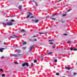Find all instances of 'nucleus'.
I'll return each instance as SVG.
<instances>
[{
	"label": "nucleus",
	"instance_id": "obj_1",
	"mask_svg": "<svg viewBox=\"0 0 77 77\" xmlns=\"http://www.w3.org/2000/svg\"><path fill=\"white\" fill-rule=\"evenodd\" d=\"M1 24H3V25H7V26H12L13 25V23L11 22H7L6 23H3V22H1Z\"/></svg>",
	"mask_w": 77,
	"mask_h": 77
},
{
	"label": "nucleus",
	"instance_id": "obj_2",
	"mask_svg": "<svg viewBox=\"0 0 77 77\" xmlns=\"http://www.w3.org/2000/svg\"><path fill=\"white\" fill-rule=\"evenodd\" d=\"M22 66H26L27 67L29 66V63L27 62H25L24 63H23L22 65Z\"/></svg>",
	"mask_w": 77,
	"mask_h": 77
},
{
	"label": "nucleus",
	"instance_id": "obj_3",
	"mask_svg": "<svg viewBox=\"0 0 77 77\" xmlns=\"http://www.w3.org/2000/svg\"><path fill=\"white\" fill-rule=\"evenodd\" d=\"M13 56H14L15 57H20V56H21V55L20 54H18L17 55V54H13Z\"/></svg>",
	"mask_w": 77,
	"mask_h": 77
},
{
	"label": "nucleus",
	"instance_id": "obj_4",
	"mask_svg": "<svg viewBox=\"0 0 77 77\" xmlns=\"http://www.w3.org/2000/svg\"><path fill=\"white\" fill-rule=\"evenodd\" d=\"M31 21H34V23H37L39 22V20L38 19L35 20H34L33 19H32Z\"/></svg>",
	"mask_w": 77,
	"mask_h": 77
},
{
	"label": "nucleus",
	"instance_id": "obj_5",
	"mask_svg": "<svg viewBox=\"0 0 77 77\" xmlns=\"http://www.w3.org/2000/svg\"><path fill=\"white\" fill-rule=\"evenodd\" d=\"M35 45H33L31 46H30L29 48V51H32V50L33 48L34 47H35Z\"/></svg>",
	"mask_w": 77,
	"mask_h": 77
},
{
	"label": "nucleus",
	"instance_id": "obj_6",
	"mask_svg": "<svg viewBox=\"0 0 77 77\" xmlns=\"http://www.w3.org/2000/svg\"><path fill=\"white\" fill-rule=\"evenodd\" d=\"M20 32H26V30H24V29H20Z\"/></svg>",
	"mask_w": 77,
	"mask_h": 77
},
{
	"label": "nucleus",
	"instance_id": "obj_7",
	"mask_svg": "<svg viewBox=\"0 0 77 77\" xmlns=\"http://www.w3.org/2000/svg\"><path fill=\"white\" fill-rule=\"evenodd\" d=\"M27 14H28V15H33V14H32V13H31V12H27Z\"/></svg>",
	"mask_w": 77,
	"mask_h": 77
},
{
	"label": "nucleus",
	"instance_id": "obj_8",
	"mask_svg": "<svg viewBox=\"0 0 77 77\" xmlns=\"http://www.w3.org/2000/svg\"><path fill=\"white\" fill-rule=\"evenodd\" d=\"M22 8V6H19V9L20 10V11H21L22 10V9H21Z\"/></svg>",
	"mask_w": 77,
	"mask_h": 77
},
{
	"label": "nucleus",
	"instance_id": "obj_9",
	"mask_svg": "<svg viewBox=\"0 0 77 77\" xmlns=\"http://www.w3.org/2000/svg\"><path fill=\"white\" fill-rule=\"evenodd\" d=\"M5 48H0V52H3L2 50H5Z\"/></svg>",
	"mask_w": 77,
	"mask_h": 77
},
{
	"label": "nucleus",
	"instance_id": "obj_10",
	"mask_svg": "<svg viewBox=\"0 0 77 77\" xmlns=\"http://www.w3.org/2000/svg\"><path fill=\"white\" fill-rule=\"evenodd\" d=\"M23 45H25L27 44V42H22Z\"/></svg>",
	"mask_w": 77,
	"mask_h": 77
},
{
	"label": "nucleus",
	"instance_id": "obj_11",
	"mask_svg": "<svg viewBox=\"0 0 77 77\" xmlns=\"http://www.w3.org/2000/svg\"><path fill=\"white\" fill-rule=\"evenodd\" d=\"M38 33L39 34H45L46 33H48V32H47L46 33L39 32Z\"/></svg>",
	"mask_w": 77,
	"mask_h": 77
},
{
	"label": "nucleus",
	"instance_id": "obj_12",
	"mask_svg": "<svg viewBox=\"0 0 77 77\" xmlns=\"http://www.w3.org/2000/svg\"><path fill=\"white\" fill-rule=\"evenodd\" d=\"M60 52L61 53H63V49H61L60 51Z\"/></svg>",
	"mask_w": 77,
	"mask_h": 77
},
{
	"label": "nucleus",
	"instance_id": "obj_13",
	"mask_svg": "<svg viewBox=\"0 0 77 77\" xmlns=\"http://www.w3.org/2000/svg\"><path fill=\"white\" fill-rule=\"evenodd\" d=\"M37 39H38V38H34L33 40V41L36 42L37 41Z\"/></svg>",
	"mask_w": 77,
	"mask_h": 77
},
{
	"label": "nucleus",
	"instance_id": "obj_14",
	"mask_svg": "<svg viewBox=\"0 0 77 77\" xmlns=\"http://www.w3.org/2000/svg\"><path fill=\"white\" fill-rule=\"evenodd\" d=\"M58 14H52V16H53L52 17H55L56 16H55V15H57V14H58Z\"/></svg>",
	"mask_w": 77,
	"mask_h": 77
},
{
	"label": "nucleus",
	"instance_id": "obj_15",
	"mask_svg": "<svg viewBox=\"0 0 77 77\" xmlns=\"http://www.w3.org/2000/svg\"><path fill=\"white\" fill-rule=\"evenodd\" d=\"M17 52L18 53H21V50H17Z\"/></svg>",
	"mask_w": 77,
	"mask_h": 77
},
{
	"label": "nucleus",
	"instance_id": "obj_16",
	"mask_svg": "<svg viewBox=\"0 0 77 77\" xmlns=\"http://www.w3.org/2000/svg\"><path fill=\"white\" fill-rule=\"evenodd\" d=\"M33 2H34L35 4V6H38V4H37V3H36V2H35L34 1H33Z\"/></svg>",
	"mask_w": 77,
	"mask_h": 77
},
{
	"label": "nucleus",
	"instance_id": "obj_17",
	"mask_svg": "<svg viewBox=\"0 0 77 77\" xmlns=\"http://www.w3.org/2000/svg\"><path fill=\"white\" fill-rule=\"evenodd\" d=\"M13 36L15 37V38H20L19 36H17V35H14Z\"/></svg>",
	"mask_w": 77,
	"mask_h": 77
},
{
	"label": "nucleus",
	"instance_id": "obj_18",
	"mask_svg": "<svg viewBox=\"0 0 77 77\" xmlns=\"http://www.w3.org/2000/svg\"><path fill=\"white\" fill-rule=\"evenodd\" d=\"M54 41V39H53L52 40H49L48 42H51L52 41Z\"/></svg>",
	"mask_w": 77,
	"mask_h": 77
},
{
	"label": "nucleus",
	"instance_id": "obj_19",
	"mask_svg": "<svg viewBox=\"0 0 77 77\" xmlns=\"http://www.w3.org/2000/svg\"><path fill=\"white\" fill-rule=\"evenodd\" d=\"M71 10H72V8H70L67 11V12H69V11H71Z\"/></svg>",
	"mask_w": 77,
	"mask_h": 77
},
{
	"label": "nucleus",
	"instance_id": "obj_20",
	"mask_svg": "<svg viewBox=\"0 0 77 77\" xmlns=\"http://www.w3.org/2000/svg\"><path fill=\"white\" fill-rule=\"evenodd\" d=\"M51 20H55L56 19V17L54 18H51Z\"/></svg>",
	"mask_w": 77,
	"mask_h": 77
},
{
	"label": "nucleus",
	"instance_id": "obj_21",
	"mask_svg": "<svg viewBox=\"0 0 77 77\" xmlns=\"http://www.w3.org/2000/svg\"><path fill=\"white\" fill-rule=\"evenodd\" d=\"M26 48H27V47H25L23 48V50H26Z\"/></svg>",
	"mask_w": 77,
	"mask_h": 77
},
{
	"label": "nucleus",
	"instance_id": "obj_22",
	"mask_svg": "<svg viewBox=\"0 0 77 77\" xmlns=\"http://www.w3.org/2000/svg\"><path fill=\"white\" fill-rule=\"evenodd\" d=\"M74 48H70V50H71V51H72V50H73Z\"/></svg>",
	"mask_w": 77,
	"mask_h": 77
},
{
	"label": "nucleus",
	"instance_id": "obj_23",
	"mask_svg": "<svg viewBox=\"0 0 77 77\" xmlns=\"http://www.w3.org/2000/svg\"><path fill=\"white\" fill-rule=\"evenodd\" d=\"M67 69L69 70V69H71V68L70 67H67Z\"/></svg>",
	"mask_w": 77,
	"mask_h": 77
},
{
	"label": "nucleus",
	"instance_id": "obj_24",
	"mask_svg": "<svg viewBox=\"0 0 77 77\" xmlns=\"http://www.w3.org/2000/svg\"><path fill=\"white\" fill-rule=\"evenodd\" d=\"M66 14H64L63 15V17H65V16H66Z\"/></svg>",
	"mask_w": 77,
	"mask_h": 77
},
{
	"label": "nucleus",
	"instance_id": "obj_25",
	"mask_svg": "<svg viewBox=\"0 0 77 77\" xmlns=\"http://www.w3.org/2000/svg\"><path fill=\"white\" fill-rule=\"evenodd\" d=\"M34 62L35 63H36L37 62V60H34Z\"/></svg>",
	"mask_w": 77,
	"mask_h": 77
},
{
	"label": "nucleus",
	"instance_id": "obj_26",
	"mask_svg": "<svg viewBox=\"0 0 77 77\" xmlns=\"http://www.w3.org/2000/svg\"><path fill=\"white\" fill-rule=\"evenodd\" d=\"M56 75H59V73H56Z\"/></svg>",
	"mask_w": 77,
	"mask_h": 77
},
{
	"label": "nucleus",
	"instance_id": "obj_27",
	"mask_svg": "<svg viewBox=\"0 0 77 77\" xmlns=\"http://www.w3.org/2000/svg\"><path fill=\"white\" fill-rule=\"evenodd\" d=\"M31 66H32H32H33V65H34V64H33V63H31Z\"/></svg>",
	"mask_w": 77,
	"mask_h": 77
},
{
	"label": "nucleus",
	"instance_id": "obj_28",
	"mask_svg": "<svg viewBox=\"0 0 77 77\" xmlns=\"http://www.w3.org/2000/svg\"><path fill=\"white\" fill-rule=\"evenodd\" d=\"M77 48L73 49V51H77Z\"/></svg>",
	"mask_w": 77,
	"mask_h": 77
},
{
	"label": "nucleus",
	"instance_id": "obj_29",
	"mask_svg": "<svg viewBox=\"0 0 77 77\" xmlns=\"http://www.w3.org/2000/svg\"><path fill=\"white\" fill-rule=\"evenodd\" d=\"M30 15H28L27 16V17H26V18H29V17H30Z\"/></svg>",
	"mask_w": 77,
	"mask_h": 77
},
{
	"label": "nucleus",
	"instance_id": "obj_30",
	"mask_svg": "<svg viewBox=\"0 0 77 77\" xmlns=\"http://www.w3.org/2000/svg\"><path fill=\"white\" fill-rule=\"evenodd\" d=\"M2 77H5V75H4V74H2Z\"/></svg>",
	"mask_w": 77,
	"mask_h": 77
},
{
	"label": "nucleus",
	"instance_id": "obj_31",
	"mask_svg": "<svg viewBox=\"0 0 77 77\" xmlns=\"http://www.w3.org/2000/svg\"><path fill=\"white\" fill-rule=\"evenodd\" d=\"M49 44H51V45H52V44H53V42L49 43Z\"/></svg>",
	"mask_w": 77,
	"mask_h": 77
},
{
	"label": "nucleus",
	"instance_id": "obj_32",
	"mask_svg": "<svg viewBox=\"0 0 77 77\" xmlns=\"http://www.w3.org/2000/svg\"><path fill=\"white\" fill-rule=\"evenodd\" d=\"M57 62V60H54V62H55L56 63Z\"/></svg>",
	"mask_w": 77,
	"mask_h": 77
},
{
	"label": "nucleus",
	"instance_id": "obj_33",
	"mask_svg": "<svg viewBox=\"0 0 77 77\" xmlns=\"http://www.w3.org/2000/svg\"><path fill=\"white\" fill-rule=\"evenodd\" d=\"M63 35H64V36H66L67 35V34H63Z\"/></svg>",
	"mask_w": 77,
	"mask_h": 77
},
{
	"label": "nucleus",
	"instance_id": "obj_34",
	"mask_svg": "<svg viewBox=\"0 0 77 77\" xmlns=\"http://www.w3.org/2000/svg\"><path fill=\"white\" fill-rule=\"evenodd\" d=\"M0 71H2V72H3V70L2 69H0Z\"/></svg>",
	"mask_w": 77,
	"mask_h": 77
},
{
	"label": "nucleus",
	"instance_id": "obj_35",
	"mask_svg": "<svg viewBox=\"0 0 77 77\" xmlns=\"http://www.w3.org/2000/svg\"><path fill=\"white\" fill-rule=\"evenodd\" d=\"M35 37H37V36H36V35H34L32 37V38H35Z\"/></svg>",
	"mask_w": 77,
	"mask_h": 77
},
{
	"label": "nucleus",
	"instance_id": "obj_36",
	"mask_svg": "<svg viewBox=\"0 0 77 77\" xmlns=\"http://www.w3.org/2000/svg\"><path fill=\"white\" fill-rule=\"evenodd\" d=\"M14 63H15L16 64H18V62H14Z\"/></svg>",
	"mask_w": 77,
	"mask_h": 77
},
{
	"label": "nucleus",
	"instance_id": "obj_37",
	"mask_svg": "<svg viewBox=\"0 0 77 77\" xmlns=\"http://www.w3.org/2000/svg\"><path fill=\"white\" fill-rule=\"evenodd\" d=\"M10 38H14V37L11 36L10 37Z\"/></svg>",
	"mask_w": 77,
	"mask_h": 77
},
{
	"label": "nucleus",
	"instance_id": "obj_38",
	"mask_svg": "<svg viewBox=\"0 0 77 77\" xmlns=\"http://www.w3.org/2000/svg\"><path fill=\"white\" fill-rule=\"evenodd\" d=\"M70 42H71V41H69L67 42V43H68V44H69V43H70Z\"/></svg>",
	"mask_w": 77,
	"mask_h": 77
},
{
	"label": "nucleus",
	"instance_id": "obj_39",
	"mask_svg": "<svg viewBox=\"0 0 77 77\" xmlns=\"http://www.w3.org/2000/svg\"><path fill=\"white\" fill-rule=\"evenodd\" d=\"M51 54H52V52H51V53H48V54H49V55Z\"/></svg>",
	"mask_w": 77,
	"mask_h": 77
},
{
	"label": "nucleus",
	"instance_id": "obj_40",
	"mask_svg": "<svg viewBox=\"0 0 77 77\" xmlns=\"http://www.w3.org/2000/svg\"><path fill=\"white\" fill-rule=\"evenodd\" d=\"M34 18V16H31V17H30V18Z\"/></svg>",
	"mask_w": 77,
	"mask_h": 77
},
{
	"label": "nucleus",
	"instance_id": "obj_41",
	"mask_svg": "<svg viewBox=\"0 0 77 77\" xmlns=\"http://www.w3.org/2000/svg\"><path fill=\"white\" fill-rule=\"evenodd\" d=\"M11 21H12V22H14V20H11Z\"/></svg>",
	"mask_w": 77,
	"mask_h": 77
},
{
	"label": "nucleus",
	"instance_id": "obj_42",
	"mask_svg": "<svg viewBox=\"0 0 77 77\" xmlns=\"http://www.w3.org/2000/svg\"><path fill=\"white\" fill-rule=\"evenodd\" d=\"M61 22L62 23H65V21H62Z\"/></svg>",
	"mask_w": 77,
	"mask_h": 77
},
{
	"label": "nucleus",
	"instance_id": "obj_43",
	"mask_svg": "<svg viewBox=\"0 0 77 77\" xmlns=\"http://www.w3.org/2000/svg\"><path fill=\"white\" fill-rule=\"evenodd\" d=\"M62 1V0H59V1H58L57 2H60V1Z\"/></svg>",
	"mask_w": 77,
	"mask_h": 77
},
{
	"label": "nucleus",
	"instance_id": "obj_44",
	"mask_svg": "<svg viewBox=\"0 0 77 77\" xmlns=\"http://www.w3.org/2000/svg\"><path fill=\"white\" fill-rule=\"evenodd\" d=\"M74 75H76V74H77V73H74Z\"/></svg>",
	"mask_w": 77,
	"mask_h": 77
},
{
	"label": "nucleus",
	"instance_id": "obj_45",
	"mask_svg": "<svg viewBox=\"0 0 77 77\" xmlns=\"http://www.w3.org/2000/svg\"><path fill=\"white\" fill-rule=\"evenodd\" d=\"M47 18H48V16H46L45 19H47Z\"/></svg>",
	"mask_w": 77,
	"mask_h": 77
},
{
	"label": "nucleus",
	"instance_id": "obj_46",
	"mask_svg": "<svg viewBox=\"0 0 77 77\" xmlns=\"http://www.w3.org/2000/svg\"><path fill=\"white\" fill-rule=\"evenodd\" d=\"M4 58V57H1V59H3Z\"/></svg>",
	"mask_w": 77,
	"mask_h": 77
},
{
	"label": "nucleus",
	"instance_id": "obj_47",
	"mask_svg": "<svg viewBox=\"0 0 77 77\" xmlns=\"http://www.w3.org/2000/svg\"><path fill=\"white\" fill-rule=\"evenodd\" d=\"M41 59H44V58L41 57Z\"/></svg>",
	"mask_w": 77,
	"mask_h": 77
},
{
	"label": "nucleus",
	"instance_id": "obj_48",
	"mask_svg": "<svg viewBox=\"0 0 77 77\" xmlns=\"http://www.w3.org/2000/svg\"><path fill=\"white\" fill-rule=\"evenodd\" d=\"M52 48H55V47H54V46H53Z\"/></svg>",
	"mask_w": 77,
	"mask_h": 77
},
{
	"label": "nucleus",
	"instance_id": "obj_49",
	"mask_svg": "<svg viewBox=\"0 0 77 77\" xmlns=\"http://www.w3.org/2000/svg\"><path fill=\"white\" fill-rule=\"evenodd\" d=\"M5 43H6V42H4V45H5Z\"/></svg>",
	"mask_w": 77,
	"mask_h": 77
},
{
	"label": "nucleus",
	"instance_id": "obj_50",
	"mask_svg": "<svg viewBox=\"0 0 77 77\" xmlns=\"http://www.w3.org/2000/svg\"><path fill=\"white\" fill-rule=\"evenodd\" d=\"M20 0V1H23V0Z\"/></svg>",
	"mask_w": 77,
	"mask_h": 77
},
{
	"label": "nucleus",
	"instance_id": "obj_51",
	"mask_svg": "<svg viewBox=\"0 0 77 77\" xmlns=\"http://www.w3.org/2000/svg\"><path fill=\"white\" fill-rule=\"evenodd\" d=\"M6 21H8V20L7 19Z\"/></svg>",
	"mask_w": 77,
	"mask_h": 77
},
{
	"label": "nucleus",
	"instance_id": "obj_52",
	"mask_svg": "<svg viewBox=\"0 0 77 77\" xmlns=\"http://www.w3.org/2000/svg\"><path fill=\"white\" fill-rule=\"evenodd\" d=\"M61 57H63V55H62V56H61Z\"/></svg>",
	"mask_w": 77,
	"mask_h": 77
},
{
	"label": "nucleus",
	"instance_id": "obj_53",
	"mask_svg": "<svg viewBox=\"0 0 77 77\" xmlns=\"http://www.w3.org/2000/svg\"><path fill=\"white\" fill-rule=\"evenodd\" d=\"M23 36H24L25 35V34H23Z\"/></svg>",
	"mask_w": 77,
	"mask_h": 77
},
{
	"label": "nucleus",
	"instance_id": "obj_54",
	"mask_svg": "<svg viewBox=\"0 0 77 77\" xmlns=\"http://www.w3.org/2000/svg\"><path fill=\"white\" fill-rule=\"evenodd\" d=\"M10 17V16H8V17Z\"/></svg>",
	"mask_w": 77,
	"mask_h": 77
},
{
	"label": "nucleus",
	"instance_id": "obj_55",
	"mask_svg": "<svg viewBox=\"0 0 77 77\" xmlns=\"http://www.w3.org/2000/svg\"><path fill=\"white\" fill-rule=\"evenodd\" d=\"M32 40L31 39H29V41H31Z\"/></svg>",
	"mask_w": 77,
	"mask_h": 77
},
{
	"label": "nucleus",
	"instance_id": "obj_56",
	"mask_svg": "<svg viewBox=\"0 0 77 77\" xmlns=\"http://www.w3.org/2000/svg\"><path fill=\"white\" fill-rule=\"evenodd\" d=\"M40 0V2L42 1V0Z\"/></svg>",
	"mask_w": 77,
	"mask_h": 77
},
{
	"label": "nucleus",
	"instance_id": "obj_57",
	"mask_svg": "<svg viewBox=\"0 0 77 77\" xmlns=\"http://www.w3.org/2000/svg\"><path fill=\"white\" fill-rule=\"evenodd\" d=\"M36 8H34V9H36Z\"/></svg>",
	"mask_w": 77,
	"mask_h": 77
},
{
	"label": "nucleus",
	"instance_id": "obj_58",
	"mask_svg": "<svg viewBox=\"0 0 77 77\" xmlns=\"http://www.w3.org/2000/svg\"><path fill=\"white\" fill-rule=\"evenodd\" d=\"M2 42V41H0V42Z\"/></svg>",
	"mask_w": 77,
	"mask_h": 77
},
{
	"label": "nucleus",
	"instance_id": "obj_59",
	"mask_svg": "<svg viewBox=\"0 0 77 77\" xmlns=\"http://www.w3.org/2000/svg\"><path fill=\"white\" fill-rule=\"evenodd\" d=\"M62 77H65V76H62Z\"/></svg>",
	"mask_w": 77,
	"mask_h": 77
},
{
	"label": "nucleus",
	"instance_id": "obj_60",
	"mask_svg": "<svg viewBox=\"0 0 77 77\" xmlns=\"http://www.w3.org/2000/svg\"><path fill=\"white\" fill-rule=\"evenodd\" d=\"M54 45L55 46V45Z\"/></svg>",
	"mask_w": 77,
	"mask_h": 77
},
{
	"label": "nucleus",
	"instance_id": "obj_61",
	"mask_svg": "<svg viewBox=\"0 0 77 77\" xmlns=\"http://www.w3.org/2000/svg\"><path fill=\"white\" fill-rule=\"evenodd\" d=\"M76 19H77V18H76Z\"/></svg>",
	"mask_w": 77,
	"mask_h": 77
}]
</instances>
